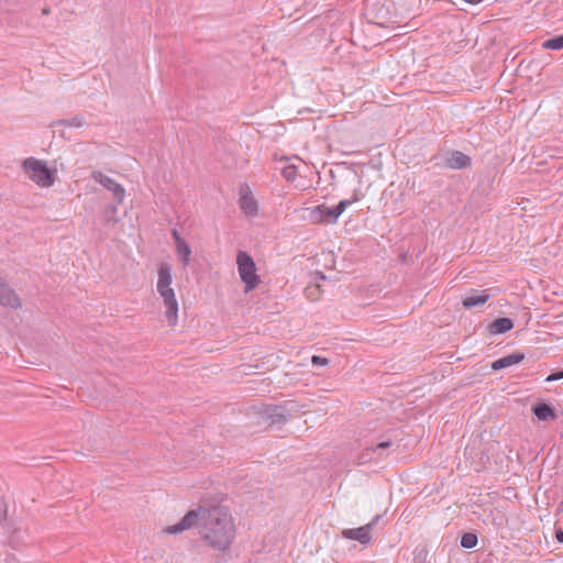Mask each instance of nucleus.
Masks as SVG:
<instances>
[{
	"instance_id": "nucleus-30",
	"label": "nucleus",
	"mask_w": 563,
	"mask_h": 563,
	"mask_svg": "<svg viewBox=\"0 0 563 563\" xmlns=\"http://www.w3.org/2000/svg\"><path fill=\"white\" fill-rule=\"evenodd\" d=\"M49 13V10L48 9H43V14H48Z\"/></svg>"
},
{
	"instance_id": "nucleus-2",
	"label": "nucleus",
	"mask_w": 563,
	"mask_h": 563,
	"mask_svg": "<svg viewBox=\"0 0 563 563\" xmlns=\"http://www.w3.org/2000/svg\"><path fill=\"white\" fill-rule=\"evenodd\" d=\"M22 168L27 177L42 188H48L55 183L57 170L47 167L44 161L27 157L23 161Z\"/></svg>"
},
{
	"instance_id": "nucleus-11",
	"label": "nucleus",
	"mask_w": 563,
	"mask_h": 563,
	"mask_svg": "<svg viewBox=\"0 0 563 563\" xmlns=\"http://www.w3.org/2000/svg\"><path fill=\"white\" fill-rule=\"evenodd\" d=\"M525 360V354L520 352H516L512 354H508L506 356H503L495 362L492 363V368L494 371H500L507 367H510L512 365L519 364Z\"/></svg>"
},
{
	"instance_id": "nucleus-19",
	"label": "nucleus",
	"mask_w": 563,
	"mask_h": 563,
	"mask_svg": "<svg viewBox=\"0 0 563 563\" xmlns=\"http://www.w3.org/2000/svg\"><path fill=\"white\" fill-rule=\"evenodd\" d=\"M477 536L473 532H465L461 538V545L465 549H472L477 544Z\"/></svg>"
},
{
	"instance_id": "nucleus-5",
	"label": "nucleus",
	"mask_w": 563,
	"mask_h": 563,
	"mask_svg": "<svg viewBox=\"0 0 563 563\" xmlns=\"http://www.w3.org/2000/svg\"><path fill=\"white\" fill-rule=\"evenodd\" d=\"M379 519H380V516L377 515L367 525H364L362 527L354 528V529H344L342 531V537L345 539H349V540H356L361 544H368L372 539L371 531H372L373 527L378 522Z\"/></svg>"
},
{
	"instance_id": "nucleus-3",
	"label": "nucleus",
	"mask_w": 563,
	"mask_h": 563,
	"mask_svg": "<svg viewBox=\"0 0 563 563\" xmlns=\"http://www.w3.org/2000/svg\"><path fill=\"white\" fill-rule=\"evenodd\" d=\"M358 198L341 200L335 207L319 205L310 210L309 218L312 223L334 224L344 210Z\"/></svg>"
},
{
	"instance_id": "nucleus-20",
	"label": "nucleus",
	"mask_w": 563,
	"mask_h": 563,
	"mask_svg": "<svg viewBox=\"0 0 563 563\" xmlns=\"http://www.w3.org/2000/svg\"><path fill=\"white\" fill-rule=\"evenodd\" d=\"M393 445V442L390 440H385L379 443H377L374 446H371L369 450L374 453H377L379 456L385 455L384 452L389 449Z\"/></svg>"
},
{
	"instance_id": "nucleus-28",
	"label": "nucleus",
	"mask_w": 563,
	"mask_h": 563,
	"mask_svg": "<svg viewBox=\"0 0 563 563\" xmlns=\"http://www.w3.org/2000/svg\"><path fill=\"white\" fill-rule=\"evenodd\" d=\"M466 3H470V4H478L481 3L483 0H464Z\"/></svg>"
},
{
	"instance_id": "nucleus-16",
	"label": "nucleus",
	"mask_w": 563,
	"mask_h": 563,
	"mask_svg": "<svg viewBox=\"0 0 563 563\" xmlns=\"http://www.w3.org/2000/svg\"><path fill=\"white\" fill-rule=\"evenodd\" d=\"M176 252H177V255H178L180 262L183 263V265L185 267L188 266L190 263V255H191V249L188 245V243L186 241H184V242H180L179 244H177Z\"/></svg>"
},
{
	"instance_id": "nucleus-22",
	"label": "nucleus",
	"mask_w": 563,
	"mask_h": 563,
	"mask_svg": "<svg viewBox=\"0 0 563 563\" xmlns=\"http://www.w3.org/2000/svg\"><path fill=\"white\" fill-rule=\"evenodd\" d=\"M311 363L313 366H325L329 364V360L323 356L313 355L311 357Z\"/></svg>"
},
{
	"instance_id": "nucleus-17",
	"label": "nucleus",
	"mask_w": 563,
	"mask_h": 563,
	"mask_svg": "<svg viewBox=\"0 0 563 563\" xmlns=\"http://www.w3.org/2000/svg\"><path fill=\"white\" fill-rule=\"evenodd\" d=\"M544 49L560 51L563 48V34L545 40L541 44Z\"/></svg>"
},
{
	"instance_id": "nucleus-18",
	"label": "nucleus",
	"mask_w": 563,
	"mask_h": 563,
	"mask_svg": "<svg viewBox=\"0 0 563 563\" xmlns=\"http://www.w3.org/2000/svg\"><path fill=\"white\" fill-rule=\"evenodd\" d=\"M57 125L80 128L85 124V118L81 115H75L70 119H63L56 122Z\"/></svg>"
},
{
	"instance_id": "nucleus-6",
	"label": "nucleus",
	"mask_w": 563,
	"mask_h": 563,
	"mask_svg": "<svg viewBox=\"0 0 563 563\" xmlns=\"http://www.w3.org/2000/svg\"><path fill=\"white\" fill-rule=\"evenodd\" d=\"M91 177L107 190L111 191L118 203L123 202L125 190L119 183L98 170L92 172Z\"/></svg>"
},
{
	"instance_id": "nucleus-8",
	"label": "nucleus",
	"mask_w": 563,
	"mask_h": 563,
	"mask_svg": "<svg viewBox=\"0 0 563 563\" xmlns=\"http://www.w3.org/2000/svg\"><path fill=\"white\" fill-rule=\"evenodd\" d=\"M444 165L451 169H464L471 166L472 159L460 151H451L444 156Z\"/></svg>"
},
{
	"instance_id": "nucleus-13",
	"label": "nucleus",
	"mask_w": 563,
	"mask_h": 563,
	"mask_svg": "<svg viewBox=\"0 0 563 563\" xmlns=\"http://www.w3.org/2000/svg\"><path fill=\"white\" fill-rule=\"evenodd\" d=\"M532 411L536 415V417L541 421H548L556 418L553 408L545 402L536 405L532 408Z\"/></svg>"
},
{
	"instance_id": "nucleus-14",
	"label": "nucleus",
	"mask_w": 563,
	"mask_h": 563,
	"mask_svg": "<svg viewBox=\"0 0 563 563\" xmlns=\"http://www.w3.org/2000/svg\"><path fill=\"white\" fill-rule=\"evenodd\" d=\"M172 285V268L168 264H162L158 269L157 290L165 289Z\"/></svg>"
},
{
	"instance_id": "nucleus-33",
	"label": "nucleus",
	"mask_w": 563,
	"mask_h": 563,
	"mask_svg": "<svg viewBox=\"0 0 563 563\" xmlns=\"http://www.w3.org/2000/svg\"><path fill=\"white\" fill-rule=\"evenodd\" d=\"M561 505L563 506V501H562V504H561Z\"/></svg>"
},
{
	"instance_id": "nucleus-1",
	"label": "nucleus",
	"mask_w": 563,
	"mask_h": 563,
	"mask_svg": "<svg viewBox=\"0 0 563 563\" xmlns=\"http://www.w3.org/2000/svg\"><path fill=\"white\" fill-rule=\"evenodd\" d=\"M195 526L199 527L201 539L216 551L229 549L235 537L232 516L223 507H198L192 509L178 523L167 527L164 531L176 534Z\"/></svg>"
},
{
	"instance_id": "nucleus-29",
	"label": "nucleus",
	"mask_w": 563,
	"mask_h": 563,
	"mask_svg": "<svg viewBox=\"0 0 563 563\" xmlns=\"http://www.w3.org/2000/svg\"><path fill=\"white\" fill-rule=\"evenodd\" d=\"M20 532H21V530H20V529H15V530L13 531V533H12V541L15 539V537H16L18 539H20V538H19V536H18Z\"/></svg>"
},
{
	"instance_id": "nucleus-21",
	"label": "nucleus",
	"mask_w": 563,
	"mask_h": 563,
	"mask_svg": "<svg viewBox=\"0 0 563 563\" xmlns=\"http://www.w3.org/2000/svg\"><path fill=\"white\" fill-rule=\"evenodd\" d=\"M283 177L288 181H294L297 177V168L294 165H288L282 170Z\"/></svg>"
},
{
	"instance_id": "nucleus-12",
	"label": "nucleus",
	"mask_w": 563,
	"mask_h": 563,
	"mask_svg": "<svg viewBox=\"0 0 563 563\" xmlns=\"http://www.w3.org/2000/svg\"><path fill=\"white\" fill-rule=\"evenodd\" d=\"M514 328V321L510 318H497L487 327V331L492 335L504 334Z\"/></svg>"
},
{
	"instance_id": "nucleus-32",
	"label": "nucleus",
	"mask_w": 563,
	"mask_h": 563,
	"mask_svg": "<svg viewBox=\"0 0 563 563\" xmlns=\"http://www.w3.org/2000/svg\"><path fill=\"white\" fill-rule=\"evenodd\" d=\"M112 212H115L117 211V208L115 207H112L111 208Z\"/></svg>"
},
{
	"instance_id": "nucleus-24",
	"label": "nucleus",
	"mask_w": 563,
	"mask_h": 563,
	"mask_svg": "<svg viewBox=\"0 0 563 563\" xmlns=\"http://www.w3.org/2000/svg\"><path fill=\"white\" fill-rule=\"evenodd\" d=\"M559 379H563V368L559 372H554V373L550 374L545 378V382H554V380H559Z\"/></svg>"
},
{
	"instance_id": "nucleus-9",
	"label": "nucleus",
	"mask_w": 563,
	"mask_h": 563,
	"mask_svg": "<svg viewBox=\"0 0 563 563\" xmlns=\"http://www.w3.org/2000/svg\"><path fill=\"white\" fill-rule=\"evenodd\" d=\"M239 206L247 216L257 213V202L247 186H242L240 189Z\"/></svg>"
},
{
	"instance_id": "nucleus-15",
	"label": "nucleus",
	"mask_w": 563,
	"mask_h": 563,
	"mask_svg": "<svg viewBox=\"0 0 563 563\" xmlns=\"http://www.w3.org/2000/svg\"><path fill=\"white\" fill-rule=\"evenodd\" d=\"M267 416L272 423H283L286 421L287 410L282 406H273L267 409Z\"/></svg>"
},
{
	"instance_id": "nucleus-27",
	"label": "nucleus",
	"mask_w": 563,
	"mask_h": 563,
	"mask_svg": "<svg viewBox=\"0 0 563 563\" xmlns=\"http://www.w3.org/2000/svg\"><path fill=\"white\" fill-rule=\"evenodd\" d=\"M555 537L558 542L563 543V530H558Z\"/></svg>"
},
{
	"instance_id": "nucleus-23",
	"label": "nucleus",
	"mask_w": 563,
	"mask_h": 563,
	"mask_svg": "<svg viewBox=\"0 0 563 563\" xmlns=\"http://www.w3.org/2000/svg\"><path fill=\"white\" fill-rule=\"evenodd\" d=\"M319 288L320 286L319 285H316V286H309L306 288V295L308 298H313V297H317L318 292H319Z\"/></svg>"
},
{
	"instance_id": "nucleus-4",
	"label": "nucleus",
	"mask_w": 563,
	"mask_h": 563,
	"mask_svg": "<svg viewBox=\"0 0 563 563\" xmlns=\"http://www.w3.org/2000/svg\"><path fill=\"white\" fill-rule=\"evenodd\" d=\"M236 264L241 280L245 284V291L253 290L260 283L253 258L243 251H239Z\"/></svg>"
},
{
	"instance_id": "nucleus-31",
	"label": "nucleus",
	"mask_w": 563,
	"mask_h": 563,
	"mask_svg": "<svg viewBox=\"0 0 563 563\" xmlns=\"http://www.w3.org/2000/svg\"><path fill=\"white\" fill-rule=\"evenodd\" d=\"M318 275L320 276L321 279L325 278V276L322 273H318Z\"/></svg>"
},
{
	"instance_id": "nucleus-10",
	"label": "nucleus",
	"mask_w": 563,
	"mask_h": 563,
	"mask_svg": "<svg viewBox=\"0 0 563 563\" xmlns=\"http://www.w3.org/2000/svg\"><path fill=\"white\" fill-rule=\"evenodd\" d=\"M489 298L487 290L472 289L462 300L463 306L466 309H471L476 306L484 305Z\"/></svg>"
},
{
	"instance_id": "nucleus-26",
	"label": "nucleus",
	"mask_w": 563,
	"mask_h": 563,
	"mask_svg": "<svg viewBox=\"0 0 563 563\" xmlns=\"http://www.w3.org/2000/svg\"><path fill=\"white\" fill-rule=\"evenodd\" d=\"M172 236L174 238L175 246L185 241L176 229L172 230Z\"/></svg>"
},
{
	"instance_id": "nucleus-7",
	"label": "nucleus",
	"mask_w": 563,
	"mask_h": 563,
	"mask_svg": "<svg viewBox=\"0 0 563 563\" xmlns=\"http://www.w3.org/2000/svg\"><path fill=\"white\" fill-rule=\"evenodd\" d=\"M164 300L166 308V318L169 325H175L178 318V302L175 297L174 289L172 287L157 290Z\"/></svg>"
},
{
	"instance_id": "nucleus-25",
	"label": "nucleus",
	"mask_w": 563,
	"mask_h": 563,
	"mask_svg": "<svg viewBox=\"0 0 563 563\" xmlns=\"http://www.w3.org/2000/svg\"><path fill=\"white\" fill-rule=\"evenodd\" d=\"M7 516V506L2 498H0V522L5 519Z\"/></svg>"
}]
</instances>
